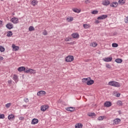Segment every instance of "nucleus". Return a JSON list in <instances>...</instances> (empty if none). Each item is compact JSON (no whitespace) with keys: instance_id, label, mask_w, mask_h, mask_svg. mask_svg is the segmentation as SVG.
Wrapping results in <instances>:
<instances>
[{"instance_id":"nucleus-49","label":"nucleus","mask_w":128,"mask_h":128,"mask_svg":"<svg viewBox=\"0 0 128 128\" xmlns=\"http://www.w3.org/2000/svg\"><path fill=\"white\" fill-rule=\"evenodd\" d=\"M8 84H12V80H8Z\"/></svg>"},{"instance_id":"nucleus-48","label":"nucleus","mask_w":128,"mask_h":128,"mask_svg":"<svg viewBox=\"0 0 128 128\" xmlns=\"http://www.w3.org/2000/svg\"><path fill=\"white\" fill-rule=\"evenodd\" d=\"M4 60V57L0 56V60Z\"/></svg>"},{"instance_id":"nucleus-8","label":"nucleus","mask_w":128,"mask_h":128,"mask_svg":"<svg viewBox=\"0 0 128 128\" xmlns=\"http://www.w3.org/2000/svg\"><path fill=\"white\" fill-rule=\"evenodd\" d=\"M6 28H8V30H12V28H14V24L12 23H8L6 25Z\"/></svg>"},{"instance_id":"nucleus-46","label":"nucleus","mask_w":128,"mask_h":128,"mask_svg":"<svg viewBox=\"0 0 128 128\" xmlns=\"http://www.w3.org/2000/svg\"><path fill=\"white\" fill-rule=\"evenodd\" d=\"M24 117H22V116H20L19 118V119L20 120H24Z\"/></svg>"},{"instance_id":"nucleus-45","label":"nucleus","mask_w":128,"mask_h":128,"mask_svg":"<svg viewBox=\"0 0 128 128\" xmlns=\"http://www.w3.org/2000/svg\"><path fill=\"white\" fill-rule=\"evenodd\" d=\"M65 42H69L70 41V39H68V38H66L64 40Z\"/></svg>"},{"instance_id":"nucleus-2","label":"nucleus","mask_w":128,"mask_h":128,"mask_svg":"<svg viewBox=\"0 0 128 128\" xmlns=\"http://www.w3.org/2000/svg\"><path fill=\"white\" fill-rule=\"evenodd\" d=\"M108 84L109 86H115L116 88H120V84L114 81H111L109 82Z\"/></svg>"},{"instance_id":"nucleus-50","label":"nucleus","mask_w":128,"mask_h":128,"mask_svg":"<svg viewBox=\"0 0 128 128\" xmlns=\"http://www.w3.org/2000/svg\"><path fill=\"white\" fill-rule=\"evenodd\" d=\"M2 21L0 20V26H2Z\"/></svg>"},{"instance_id":"nucleus-16","label":"nucleus","mask_w":128,"mask_h":128,"mask_svg":"<svg viewBox=\"0 0 128 128\" xmlns=\"http://www.w3.org/2000/svg\"><path fill=\"white\" fill-rule=\"evenodd\" d=\"M8 120H14V115L11 114L10 115H8Z\"/></svg>"},{"instance_id":"nucleus-27","label":"nucleus","mask_w":128,"mask_h":128,"mask_svg":"<svg viewBox=\"0 0 128 128\" xmlns=\"http://www.w3.org/2000/svg\"><path fill=\"white\" fill-rule=\"evenodd\" d=\"M118 2L119 4H124L126 2L124 0H119Z\"/></svg>"},{"instance_id":"nucleus-20","label":"nucleus","mask_w":128,"mask_h":128,"mask_svg":"<svg viewBox=\"0 0 128 128\" xmlns=\"http://www.w3.org/2000/svg\"><path fill=\"white\" fill-rule=\"evenodd\" d=\"M12 78L16 82H18V77L17 75L14 74Z\"/></svg>"},{"instance_id":"nucleus-37","label":"nucleus","mask_w":128,"mask_h":128,"mask_svg":"<svg viewBox=\"0 0 128 128\" xmlns=\"http://www.w3.org/2000/svg\"><path fill=\"white\" fill-rule=\"evenodd\" d=\"M0 52H4V48L2 46H0Z\"/></svg>"},{"instance_id":"nucleus-19","label":"nucleus","mask_w":128,"mask_h":128,"mask_svg":"<svg viewBox=\"0 0 128 128\" xmlns=\"http://www.w3.org/2000/svg\"><path fill=\"white\" fill-rule=\"evenodd\" d=\"M108 18L106 15H102L100 16H98L97 18L98 20H105V18Z\"/></svg>"},{"instance_id":"nucleus-12","label":"nucleus","mask_w":128,"mask_h":128,"mask_svg":"<svg viewBox=\"0 0 128 128\" xmlns=\"http://www.w3.org/2000/svg\"><path fill=\"white\" fill-rule=\"evenodd\" d=\"M104 62H112V57L110 56V57L105 58L104 59Z\"/></svg>"},{"instance_id":"nucleus-42","label":"nucleus","mask_w":128,"mask_h":128,"mask_svg":"<svg viewBox=\"0 0 128 128\" xmlns=\"http://www.w3.org/2000/svg\"><path fill=\"white\" fill-rule=\"evenodd\" d=\"M24 100L26 103L28 102V98H24Z\"/></svg>"},{"instance_id":"nucleus-34","label":"nucleus","mask_w":128,"mask_h":128,"mask_svg":"<svg viewBox=\"0 0 128 128\" xmlns=\"http://www.w3.org/2000/svg\"><path fill=\"white\" fill-rule=\"evenodd\" d=\"M66 20L68 22H72L74 20V18H67Z\"/></svg>"},{"instance_id":"nucleus-35","label":"nucleus","mask_w":128,"mask_h":128,"mask_svg":"<svg viewBox=\"0 0 128 128\" xmlns=\"http://www.w3.org/2000/svg\"><path fill=\"white\" fill-rule=\"evenodd\" d=\"M96 46H98V44H96V42H93L92 43V46H93L94 48H96Z\"/></svg>"},{"instance_id":"nucleus-39","label":"nucleus","mask_w":128,"mask_h":128,"mask_svg":"<svg viewBox=\"0 0 128 128\" xmlns=\"http://www.w3.org/2000/svg\"><path fill=\"white\" fill-rule=\"evenodd\" d=\"M106 68H112V66L110 64H106Z\"/></svg>"},{"instance_id":"nucleus-44","label":"nucleus","mask_w":128,"mask_h":128,"mask_svg":"<svg viewBox=\"0 0 128 128\" xmlns=\"http://www.w3.org/2000/svg\"><path fill=\"white\" fill-rule=\"evenodd\" d=\"M120 93H117L116 94V98H120Z\"/></svg>"},{"instance_id":"nucleus-47","label":"nucleus","mask_w":128,"mask_h":128,"mask_svg":"<svg viewBox=\"0 0 128 128\" xmlns=\"http://www.w3.org/2000/svg\"><path fill=\"white\" fill-rule=\"evenodd\" d=\"M85 4H90V0H86L85 1Z\"/></svg>"},{"instance_id":"nucleus-29","label":"nucleus","mask_w":128,"mask_h":128,"mask_svg":"<svg viewBox=\"0 0 128 128\" xmlns=\"http://www.w3.org/2000/svg\"><path fill=\"white\" fill-rule=\"evenodd\" d=\"M117 104L118 106H122V102L120 100L118 101Z\"/></svg>"},{"instance_id":"nucleus-38","label":"nucleus","mask_w":128,"mask_h":128,"mask_svg":"<svg viewBox=\"0 0 128 128\" xmlns=\"http://www.w3.org/2000/svg\"><path fill=\"white\" fill-rule=\"evenodd\" d=\"M42 34H44V36H46V34H48V32L44 30L42 32Z\"/></svg>"},{"instance_id":"nucleus-9","label":"nucleus","mask_w":128,"mask_h":128,"mask_svg":"<svg viewBox=\"0 0 128 128\" xmlns=\"http://www.w3.org/2000/svg\"><path fill=\"white\" fill-rule=\"evenodd\" d=\"M114 123L113 124H120V119L118 118H116V119H114Z\"/></svg>"},{"instance_id":"nucleus-7","label":"nucleus","mask_w":128,"mask_h":128,"mask_svg":"<svg viewBox=\"0 0 128 128\" xmlns=\"http://www.w3.org/2000/svg\"><path fill=\"white\" fill-rule=\"evenodd\" d=\"M44 94H46L45 91L41 90V91H39L37 93V96H44Z\"/></svg>"},{"instance_id":"nucleus-5","label":"nucleus","mask_w":128,"mask_h":128,"mask_svg":"<svg viewBox=\"0 0 128 128\" xmlns=\"http://www.w3.org/2000/svg\"><path fill=\"white\" fill-rule=\"evenodd\" d=\"M10 22L13 24H16L18 22V18H13L10 20Z\"/></svg>"},{"instance_id":"nucleus-11","label":"nucleus","mask_w":128,"mask_h":128,"mask_svg":"<svg viewBox=\"0 0 128 128\" xmlns=\"http://www.w3.org/2000/svg\"><path fill=\"white\" fill-rule=\"evenodd\" d=\"M118 6V2H113L110 4V6H111V8H116Z\"/></svg>"},{"instance_id":"nucleus-31","label":"nucleus","mask_w":128,"mask_h":128,"mask_svg":"<svg viewBox=\"0 0 128 128\" xmlns=\"http://www.w3.org/2000/svg\"><path fill=\"white\" fill-rule=\"evenodd\" d=\"M112 48H118V45L116 43H113L112 44Z\"/></svg>"},{"instance_id":"nucleus-53","label":"nucleus","mask_w":128,"mask_h":128,"mask_svg":"<svg viewBox=\"0 0 128 128\" xmlns=\"http://www.w3.org/2000/svg\"><path fill=\"white\" fill-rule=\"evenodd\" d=\"M68 44H72V42H70V43H68Z\"/></svg>"},{"instance_id":"nucleus-28","label":"nucleus","mask_w":128,"mask_h":128,"mask_svg":"<svg viewBox=\"0 0 128 128\" xmlns=\"http://www.w3.org/2000/svg\"><path fill=\"white\" fill-rule=\"evenodd\" d=\"M29 32H32V30H34V28L32 26H30L28 28Z\"/></svg>"},{"instance_id":"nucleus-10","label":"nucleus","mask_w":128,"mask_h":128,"mask_svg":"<svg viewBox=\"0 0 128 128\" xmlns=\"http://www.w3.org/2000/svg\"><path fill=\"white\" fill-rule=\"evenodd\" d=\"M48 108V106L46 105V106H41L40 110L42 112H46V110Z\"/></svg>"},{"instance_id":"nucleus-51","label":"nucleus","mask_w":128,"mask_h":128,"mask_svg":"<svg viewBox=\"0 0 128 128\" xmlns=\"http://www.w3.org/2000/svg\"><path fill=\"white\" fill-rule=\"evenodd\" d=\"M96 24H99L100 22L97 20L96 21Z\"/></svg>"},{"instance_id":"nucleus-43","label":"nucleus","mask_w":128,"mask_h":128,"mask_svg":"<svg viewBox=\"0 0 128 128\" xmlns=\"http://www.w3.org/2000/svg\"><path fill=\"white\" fill-rule=\"evenodd\" d=\"M124 22L126 24H128V16H127L126 19L124 20Z\"/></svg>"},{"instance_id":"nucleus-41","label":"nucleus","mask_w":128,"mask_h":128,"mask_svg":"<svg viewBox=\"0 0 128 128\" xmlns=\"http://www.w3.org/2000/svg\"><path fill=\"white\" fill-rule=\"evenodd\" d=\"M0 118H4V114H0Z\"/></svg>"},{"instance_id":"nucleus-25","label":"nucleus","mask_w":128,"mask_h":128,"mask_svg":"<svg viewBox=\"0 0 128 128\" xmlns=\"http://www.w3.org/2000/svg\"><path fill=\"white\" fill-rule=\"evenodd\" d=\"M12 48L14 50L16 51V50H18L20 49V47H18V46H16V45H12Z\"/></svg>"},{"instance_id":"nucleus-6","label":"nucleus","mask_w":128,"mask_h":128,"mask_svg":"<svg viewBox=\"0 0 128 128\" xmlns=\"http://www.w3.org/2000/svg\"><path fill=\"white\" fill-rule=\"evenodd\" d=\"M110 4V2L108 0H104L102 1V4L103 6H108V4Z\"/></svg>"},{"instance_id":"nucleus-1","label":"nucleus","mask_w":128,"mask_h":128,"mask_svg":"<svg viewBox=\"0 0 128 128\" xmlns=\"http://www.w3.org/2000/svg\"><path fill=\"white\" fill-rule=\"evenodd\" d=\"M82 80V82L86 84L88 86H92V84H94V80H92L90 78H84Z\"/></svg>"},{"instance_id":"nucleus-52","label":"nucleus","mask_w":128,"mask_h":128,"mask_svg":"<svg viewBox=\"0 0 128 128\" xmlns=\"http://www.w3.org/2000/svg\"><path fill=\"white\" fill-rule=\"evenodd\" d=\"M23 106H24V108H26V106L24 105Z\"/></svg>"},{"instance_id":"nucleus-40","label":"nucleus","mask_w":128,"mask_h":128,"mask_svg":"<svg viewBox=\"0 0 128 128\" xmlns=\"http://www.w3.org/2000/svg\"><path fill=\"white\" fill-rule=\"evenodd\" d=\"M89 116H96V114H94V113H91L89 115Z\"/></svg>"},{"instance_id":"nucleus-33","label":"nucleus","mask_w":128,"mask_h":128,"mask_svg":"<svg viewBox=\"0 0 128 128\" xmlns=\"http://www.w3.org/2000/svg\"><path fill=\"white\" fill-rule=\"evenodd\" d=\"M104 118V116H99L98 118V120H102Z\"/></svg>"},{"instance_id":"nucleus-15","label":"nucleus","mask_w":128,"mask_h":128,"mask_svg":"<svg viewBox=\"0 0 128 128\" xmlns=\"http://www.w3.org/2000/svg\"><path fill=\"white\" fill-rule=\"evenodd\" d=\"M66 110L68 112H74L76 108L74 107H69L66 108Z\"/></svg>"},{"instance_id":"nucleus-24","label":"nucleus","mask_w":128,"mask_h":128,"mask_svg":"<svg viewBox=\"0 0 128 128\" xmlns=\"http://www.w3.org/2000/svg\"><path fill=\"white\" fill-rule=\"evenodd\" d=\"M76 128H82V124H77L75 125Z\"/></svg>"},{"instance_id":"nucleus-18","label":"nucleus","mask_w":128,"mask_h":128,"mask_svg":"<svg viewBox=\"0 0 128 128\" xmlns=\"http://www.w3.org/2000/svg\"><path fill=\"white\" fill-rule=\"evenodd\" d=\"M18 72H26V68L24 66L19 67L18 69Z\"/></svg>"},{"instance_id":"nucleus-26","label":"nucleus","mask_w":128,"mask_h":128,"mask_svg":"<svg viewBox=\"0 0 128 128\" xmlns=\"http://www.w3.org/2000/svg\"><path fill=\"white\" fill-rule=\"evenodd\" d=\"M12 36V31H8L7 36L8 38H10Z\"/></svg>"},{"instance_id":"nucleus-30","label":"nucleus","mask_w":128,"mask_h":128,"mask_svg":"<svg viewBox=\"0 0 128 128\" xmlns=\"http://www.w3.org/2000/svg\"><path fill=\"white\" fill-rule=\"evenodd\" d=\"M83 26L84 28H90V25L88 24H84Z\"/></svg>"},{"instance_id":"nucleus-4","label":"nucleus","mask_w":128,"mask_h":128,"mask_svg":"<svg viewBox=\"0 0 128 128\" xmlns=\"http://www.w3.org/2000/svg\"><path fill=\"white\" fill-rule=\"evenodd\" d=\"M24 72L26 74H36V70L32 69H28V70H26Z\"/></svg>"},{"instance_id":"nucleus-32","label":"nucleus","mask_w":128,"mask_h":128,"mask_svg":"<svg viewBox=\"0 0 128 128\" xmlns=\"http://www.w3.org/2000/svg\"><path fill=\"white\" fill-rule=\"evenodd\" d=\"M92 14H98V10H94L93 12H91Z\"/></svg>"},{"instance_id":"nucleus-17","label":"nucleus","mask_w":128,"mask_h":128,"mask_svg":"<svg viewBox=\"0 0 128 128\" xmlns=\"http://www.w3.org/2000/svg\"><path fill=\"white\" fill-rule=\"evenodd\" d=\"M38 122V120L36 118H34L32 120V124H36Z\"/></svg>"},{"instance_id":"nucleus-14","label":"nucleus","mask_w":128,"mask_h":128,"mask_svg":"<svg viewBox=\"0 0 128 128\" xmlns=\"http://www.w3.org/2000/svg\"><path fill=\"white\" fill-rule=\"evenodd\" d=\"M104 106H106V108H110V106H112V102H106L104 104Z\"/></svg>"},{"instance_id":"nucleus-13","label":"nucleus","mask_w":128,"mask_h":128,"mask_svg":"<svg viewBox=\"0 0 128 128\" xmlns=\"http://www.w3.org/2000/svg\"><path fill=\"white\" fill-rule=\"evenodd\" d=\"M72 38H80V35L78 33H73L72 34Z\"/></svg>"},{"instance_id":"nucleus-22","label":"nucleus","mask_w":128,"mask_h":128,"mask_svg":"<svg viewBox=\"0 0 128 128\" xmlns=\"http://www.w3.org/2000/svg\"><path fill=\"white\" fill-rule=\"evenodd\" d=\"M72 10L74 12H77L78 14L80 12V10L76 8H72Z\"/></svg>"},{"instance_id":"nucleus-3","label":"nucleus","mask_w":128,"mask_h":128,"mask_svg":"<svg viewBox=\"0 0 128 128\" xmlns=\"http://www.w3.org/2000/svg\"><path fill=\"white\" fill-rule=\"evenodd\" d=\"M66 60L67 62H70L74 60V56H68L66 58Z\"/></svg>"},{"instance_id":"nucleus-23","label":"nucleus","mask_w":128,"mask_h":128,"mask_svg":"<svg viewBox=\"0 0 128 128\" xmlns=\"http://www.w3.org/2000/svg\"><path fill=\"white\" fill-rule=\"evenodd\" d=\"M115 62H117V64H122V60L120 58H117L115 60Z\"/></svg>"},{"instance_id":"nucleus-21","label":"nucleus","mask_w":128,"mask_h":128,"mask_svg":"<svg viewBox=\"0 0 128 128\" xmlns=\"http://www.w3.org/2000/svg\"><path fill=\"white\" fill-rule=\"evenodd\" d=\"M38 0H32L31 4H32V6H36V4H38Z\"/></svg>"},{"instance_id":"nucleus-36","label":"nucleus","mask_w":128,"mask_h":128,"mask_svg":"<svg viewBox=\"0 0 128 128\" xmlns=\"http://www.w3.org/2000/svg\"><path fill=\"white\" fill-rule=\"evenodd\" d=\"M10 106H12V103H8L6 104V107L8 108H10Z\"/></svg>"}]
</instances>
